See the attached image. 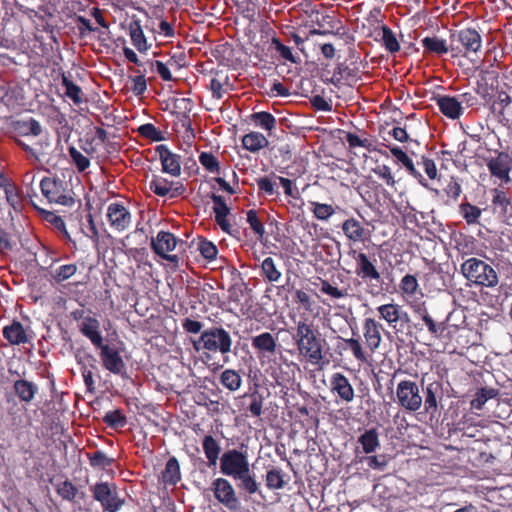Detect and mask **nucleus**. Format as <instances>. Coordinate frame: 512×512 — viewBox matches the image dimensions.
I'll use <instances>...</instances> for the list:
<instances>
[{"label": "nucleus", "mask_w": 512, "mask_h": 512, "mask_svg": "<svg viewBox=\"0 0 512 512\" xmlns=\"http://www.w3.org/2000/svg\"><path fill=\"white\" fill-rule=\"evenodd\" d=\"M161 477L164 484L172 486H175L181 480L180 465L176 457L168 459Z\"/></svg>", "instance_id": "e433bc0d"}, {"label": "nucleus", "mask_w": 512, "mask_h": 512, "mask_svg": "<svg viewBox=\"0 0 512 512\" xmlns=\"http://www.w3.org/2000/svg\"><path fill=\"white\" fill-rule=\"evenodd\" d=\"M251 345L259 359L270 358L277 353V337L270 332H262L251 338Z\"/></svg>", "instance_id": "2eb2a0df"}, {"label": "nucleus", "mask_w": 512, "mask_h": 512, "mask_svg": "<svg viewBox=\"0 0 512 512\" xmlns=\"http://www.w3.org/2000/svg\"><path fill=\"white\" fill-rule=\"evenodd\" d=\"M338 339L340 340V343L336 346L337 350L349 349L354 359L359 364H367L370 362L373 353L369 352L365 344H362L359 337L343 338L338 336Z\"/></svg>", "instance_id": "a211bd4d"}, {"label": "nucleus", "mask_w": 512, "mask_h": 512, "mask_svg": "<svg viewBox=\"0 0 512 512\" xmlns=\"http://www.w3.org/2000/svg\"><path fill=\"white\" fill-rule=\"evenodd\" d=\"M499 391L495 388H480L477 390L475 397L471 401V407L481 410L485 403L498 396Z\"/></svg>", "instance_id": "3c124183"}, {"label": "nucleus", "mask_w": 512, "mask_h": 512, "mask_svg": "<svg viewBox=\"0 0 512 512\" xmlns=\"http://www.w3.org/2000/svg\"><path fill=\"white\" fill-rule=\"evenodd\" d=\"M43 196L50 202L71 207L74 204L73 192L66 181L54 177H44L40 182Z\"/></svg>", "instance_id": "423d86ee"}, {"label": "nucleus", "mask_w": 512, "mask_h": 512, "mask_svg": "<svg viewBox=\"0 0 512 512\" xmlns=\"http://www.w3.org/2000/svg\"><path fill=\"white\" fill-rule=\"evenodd\" d=\"M266 486L270 490H280L284 488L286 482L284 480V472L280 468L273 467L266 472Z\"/></svg>", "instance_id": "09e8293b"}, {"label": "nucleus", "mask_w": 512, "mask_h": 512, "mask_svg": "<svg viewBox=\"0 0 512 512\" xmlns=\"http://www.w3.org/2000/svg\"><path fill=\"white\" fill-rule=\"evenodd\" d=\"M382 324L374 318H365L362 324L364 344L370 353H375L382 342Z\"/></svg>", "instance_id": "f3484780"}, {"label": "nucleus", "mask_w": 512, "mask_h": 512, "mask_svg": "<svg viewBox=\"0 0 512 512\" xmlns=\"http://www.w3.org/2000/svg\"><path fill=\"white\" fill-rule=\"evenodd\" d=\"M321 286L320 291L323 294L330 296L333 299H343L349 296L347 289H339L336 286H333L328 280L320 279Z\"/></svg>", "instance_id": "69168bd1"}, {"label": "nucleus", "mask_w": 512, "mask_h": 512, "mask_svg": "<svg viewBox=\"0 0 512 512\" xmlns=\"http://www.w3.org/2000/svg\"><path fill=\"white\" fill-rule=\"evenodd\" d=\"M246 221L257 239L263 240L265 236V227L260 212L254 209L248 210L246 212Z\"/></svg>", "instance_id": "37998d69"}, {"label": "nucleus", "mask_w": 512, "mask_h": 512, "mask_svg": "<svg viewBox=\"0 0 512 512\" xmlns=\"http://www.w3.org/2000/svg\"><path fill=\"white\" fill-rule=\"evenodd\" d=\"M358 443L362 446L365 454H370L376 451L380 446L379 437L376 429L366 430L358 438Z\"/></svg>", "instance_id": "ea45409f"}, {"label": "nucleus", "mask_w": 512, "mask_h": 512, "mask_svg": "<svg viewBox=\"0 0 512 512\" xmlns=\"http://www.w3.org/2000/svg\"><path fill=\"white\" fill-rule=\"evenodd\" d=\"M422 391L424 411L434 415L438 412L439 402L444 397L443 382L441 380H433L424 385V379H422Z\"/></svg>", "instance_id": "ddd939ff"}, {"label": "nucleus", "mask_w": 512, "mask_h": 512, "mask_svg": "<svg viewBox=\"0 0 512 512\" xmlns=\"http://www.w3.org/2000/svg\"><path fill=\"white\" fill-rule=\"evenodd\" d=\"M19 88L15 86V88H12L7 83H1L0 84V101L4 103L5 105H13L14 103L17 104L19 100Z\"/></svg>", "instance_id": "052dcab7"}, {"label": "nucleus", "mask_w": 512, "mask_h": 512, "mask_svg": "<svg viewBox=\"0 0 512 512\" xmlns=\"http://www.w3.org/2000/svg\"><path fill=\"white\" fill-rule=\"evenodd\" d=\"M268 145V139L260 132L251 131L242 137L243 148L252 153H257Z\"/></svg>", "instance_id": "f704fd0d"}, {"label": "nucleus", "mask_w": 512, "mask_h": 512, "mask_svg": "<svg viewBox=\"0 0 512 512\" xmlns=\"http://www.w3.org/2000/svg\"><path fill=\"white\" fill-rule=\"evenodd\" d=\"M207 88L211 91L213 99H222L232 89L228 74L222 70H212Z\"/></svg>", "instance_id": "412c9836"}, {"label": "nucleus", "mask_w": 512, "mask_h": 512, "mask_svg": "<svg viewBox=\"0 0 512 512\" xmlns=\"http://www.w3.org/2000/svg\"><path fill=\"white\" fill-rule=\"evenodd\" d=\"M150 190L160 197L169 195L172 190V181H169L160 176H154L149 183Z\"/></svg>", "instance_id": "603ef678"}, {"label": "nucleus", "mask_w": 512, "mask_h": 512, "mask_svg": "<svg viewBox=\"0 0 512 512\" xmlns=\"http://www.w3.org/2000/svg\"><path fill=\"white\" fill-rule=\"evenodd\" d=\"M102 420L112 429L123 428L127 424V419L120 409L106 412Z\"/></svg>", "instance_id": "5fc2aeb1"}, {"label": "nucleus", "mask_w": 512, "mask_h": 512, "mask_svg": "<svg viewBox=\"0 0 512 512\" xmlns=\"http://www.w3.org/2000/svg\"><path fill=\"white\" fill-rule=\"evenodd\" d=\"M511 102L510 95L505 91H500L497 94L496 100L492 104V109L493 111H497L500 117L508 121L509 119L506 117V112L510 107Z\"/></svg>", "instance_id": "13d9d810"}, {"label": "nucleus", "mask_w": 512, "mask_h": 512, "mask_svg": "<svg viewBox=\"0 0 512 512\" xmlns=\"http://www.w3.org/2000/svg\"><path fill=\"white\" fill-rule=\"evenodd\" d=\"M436 102L440 112L450 119H458L463 114V107H460L457 97L439 96Z\"/></svg>", "instance_id": "cd10ccee"}, {"label": "nucleus", "mask_w": 512, "mask_h": 512, "mask_svg": "<svg viewBox=\"0 0 512 512\" xmlns=\"http://www.w3.org/2000/svg\"><path fill=\"white\" fill-rule=\"evenodd\" d=\"M310 204L313 207V215L318 220L327 221L335 213L333 206L330 204L319 203L316 201H311Z\"/></svg>", "instance_id": "680f3d73"}, {"label": "nucleus", "mask_w": 512, "mask_h": 512, "mask_svg": "<svg viewBox=\"0 0 512 512\" xmlns=\"http://www.w3.org/2000/svg\"><path fill=\"white\" fill-rule=\"evenodd\" d=\"M391 154L405 167L410 175L415 178H422L421 173L415 168L413 161L398 146H389Z\"/></svg>", "instance_id": "c03bdc74"}, {"label": "nucleus", "mask_w": 512, "mask_h": 512, "mask_svg": "<svg viewBox=\"0 0 512 512\" xmlns=\"http://www.w3.org/2000/svg\"><path fill=\"white\" fill-rule=\"evenodd\" d=\"M248 468H250V464L245 452L230 449L220 457V471L225 476L234 478Z\"/></svg>", "instance_id": "6e6552de"}, {"label": "nucleus", "mask_w": 512, "mask_h": 512, "mask_svg": "<svg viewBox=\"0 0 512 512\" xmlns=\"http://www.w3.org/2000/svg\"><path fill=\"white\" fill-rule=\"evenodd\" d=\"M460 272L467 281V286L495 288L499 283L496 270L487 262L471 257L460 265Z\"/></svg>", "instance_id": "f03ea898"}, {"label": "nucleus", "mask_w": 512, "mask_h": 512, "mask_svg": "<svg viewBox=\"0 0 512 512\" xmlns=\"http://www.w3.org/2000/svg\"><path fill=\"white\" fill-rule=\"evenodd\" d=\"M238 481L237 487L249 495L259 492V483L256 481L255 475L251 472L250 468L233 478Z\"/></svg>", "instance_id": "c9c22d12"}, {"label": "nucleus", "mask_w": 512, "mask_h": 512, "mask_svg": "<svg viewBox=\"0 0 512 512\" xmlns=\"http://www.w3.org/2000/svg\"><path fill=\"white\" fill-rule=\"evenodd\" d=\"M242 382L240 372L235 369L227 368L219 375V383L230 392L238 391L242 386Z\"/></svg>", "instance_id": "72a5a7b5"}, {"label": "nucleus", "mask_w": 512, "mask_h": 512, "mask_svg": "<svg viewBox=\"0 0 512 512\" xmlns=\"http://www.w3.org/2000/svg\"><path fill=\"white\" fill-rule=\"evenodd\" d=\"M452 57L462 56L472 60L482 47V37L474 28H464L450 32Z\"/></svg>", "instance_id": "39448f33"}, {"label": "nucleus", "mask_w": 512, "mask_h": 512, "mask_svg": "<svg viewBox=\"0 0 512 512\" xmlns=\"http://www.w3.org/2000/svg\"><path fill=\"white\" fill-rule=\"evenodd\" d=\"M13 390L21 402L31 403L38 393V386L26 379H18L13 384Z\"/></svg>", "instance_id": "c85d7f7f"}, {"label": "nucleus", "mask_w": 512, "mask_h": 512, "mask_svg": "<svg viewBox=\"0 0 512 512\" xmlns=\"http://www.w3.org/2000/svg\"><path fill=\"white\" fill-rule=\"evenodd\" d=\"M260 275L265 281L270 283L278 282L282 277V273L277 268L275 261L272 257H266L262 261Z\"/></svg>", "instance_id": "58836bf2"}, {"label": "nucleus", "mask_w": 512, "mask_h": 512, "mask_svg": "<svg viewBox=\"0 0 512 512\" xmlns=\"http://www.w3.org/2000/svg\"><path fill=\"white\" fill-rule=\"evenodd\" d=\"M15 131L22 136H39L42 133V127L34 118L28 120H18L15 122Z\"/></svg>", "instance_id": "79ce46f5"}, {"label": "nucleus", "mask_w": 512, "mask_h": 512, "mask_svg": "<svg viewBox=\"0 0 512 512\" xmlns=\"http://www.w3.org/2000/svg\"><path fill=\"white\" fill-rule=\"evenodd\" d=\"M416 314L423 321L424 325L427 327L430 335L439 339L443 336L444 332L447 330L446 321H436L428 312V309L425 306L418 307L416 310Z\"/></svg>", "instance_id": "bb28decb"}, {"label": "nucleus", "mask_w": 512, "mask_h": 512, "mask_svg": "<svg viewBox=\"0 0 512 512\" xmlns=\"http://www.w3.org/2000/svg\"><path fill=\"white\" fill-rule=\"evenodd\" d=\"M360 71L357 67H350L345 63H339L330 78L324 80L326 83L340 87L343 81H358L360 79Z\"/></svg>", "instance_id": "b1692460"}, {"label": "nucleus", "mask_w": 512, "mask_h": 512, "mask_svg": "<svg viewBox=\"0 0 512 512\" xmlns=\"http://www.w3.org/2000/svg\"><path fill=\"white\" fill-rule=\"evenodd\" d=\"M44 219L50 223L56 230H58L65 239L71 241L70 235L66 229V225L61 216L56 215L53 212L43 211Z\"/></svg>", "instance_id": "0e129e2a"}, {"label": "nucleus", "mask_w": 512, "mask_h": 512, "mask_svg": "<svg viewBox=\"0 0 512 512\" xmlns=\"http://www.w3.org/2000/svg\"><path fill=\"white\" fill-rule=\"evenodd\" d=\"M396 398L398 405L409 412L419 411L423 404V397L419 385L409 379L402 380L398 383Z\"/></svg>", "instance_id": "0eeeda50"}, {"label": "nucleus", "mask_w": 512, "mask_h": 512, "mask_svg": "<svg viewBox=\"0 0 512 512\" xmlns=\"http://www.w3.org/2000/svg\"><path fill=\"white\" fill-rule=\"evenodd\" d=\"M198 251L208 261L215 260L218 254L217 246L207 239H201L198 243Z\"/></svg>", "instance_id": "774afa93"}, {"label": "nucleus", "mask_w": 512, "mask_h": 512, "mask_svg": "<svg viewBox=\"0 0 512 512\" xmlns=\"http://www.w3.org/2000/svg\"><path fill=\"white\" fill-rule=\"evenodd\" d=\"M200 164L210 173H220V163L217 157L211 152H201L199 155Z\"/></svg>", "instance_id": "e2e57ef3"}, {"label": "nucleus", "mask_w": 512, "mask_h": 512, "mask_svg": "<svg viewBox=\"0 0 512 512\" xmlns=\"http://www.w3.org/2000/svg\"><path fill=\"white\" fill-rule=\"evenodd\" d=\"M330 390L343 402L350 403L355 398V391L349 379L341 372L333 373L330 376Z\"/></svg>", "instance_id": "6ab92c4d"}, {"label": "nucleus", "mask_w": 512, "mask_h": 512, "mask_svg": "<svg viewBox=\"0 0 512 512\" xmlns=\"http://www.w3.org/2000/svg\"><path fill=\"white\" fill-rule=\"evenodd\" d=\"M292 339L300 356L311 364H319L323 359V343L325 339L313 322L299 320L295 326Z\"/></svg>", "instance_id": "f257e3e1"}, {"label": "nucleus", "mask_w": 512, "mask_h": 512, "mask_svg": "<svg viewBox=\"0 0 512 512\" xmlns=\"http://www.w3.org/2000/svg\"><path fill=\"white\" fill-rule=\"evenodd\" d=\"M137 132L141 137L153 142H159L165 139L162 131L156 128V126L152 123H145L140 125L137 128Z\"/></svg>", "instance_id": "bf43d9fd"}, {"label": "nucleus", "mask_w": 512, "mask_h": 512, "mask_svg": "<svg viewBox=\"0 0 512 512\" xmlns=\"http://www.w3.org/2000/svg\"><path fill=\"white\" fill-rule=\"evenodd\" d=\"M95 348L100 350L99 357L102 366L107 371L115 375H123L125 373L126 364L116 347L105 344L103 341L102 345L95 346Z\"/></svg>", "instance_id": "f8f14e48"}, {"label": "nucleus", "mask_w": 512, "mask_h": 512, "mask_svg": "<svg viewBox=\"0 0 512 512\" xmlns=\"http://www.w3.org/2000/svg\"><path fill=\"white\" fill-rule=\"evenodd\" d=\"M341 228L346 238L353 243L364 242L370 237L369 230L354 217L344 220Z\"/></svg>", "instance_id": "5701e85b"}, {"label": "nucleus", "mask_w": 512, "mask_h": 512, "mask_svg": "<svg viewBox=\"0 0 512 512\" xmlns=\"http://www.w3.org/2000/svg\"><path fill=\"white\" fill-rule=\"evenodd\" d=\"M424 56H443L448 52L452 53L451 42L440 38L437 35L426 36L421 40Z\"/></svg>", "instance_id": "4be33fe9"}, {"label": "nucleus", "mask_w": 512, "mask_h": 512, "mask_svg": "<svg viewBox=\"0 0 512 512\" xmlns=\"http://www.w3.org/2000/svg\"><path fill=\"white\" fill-rule=\"evenodd\" d=\"M91 491L94 499L100 502L103 509L108 512H116L124 505V500L120 499L117 495L115 484L97 482L91 487Z\"/></svg>", "instance_id": "1a4fd4ad"}, {"label": "nucleus", "mask_w": 512, "mask_h": 512, "mask_svg": "<svg viewBox=\"0 0 512 512\" xmlns=\"http://www.w3.org/2000/svg\"><path fill=\"white\" fill-rule=\"evenodd\" d=\"M377 312L380 319L387 322L393 328H397V323L400 321L401 306L394 302L383 304L377 307Z\"/></svg>", "instance_id": "c756f323"}, {"label": "nucleus", "mask_w": 512, "mask_h": 512, "mask_svg": "<svg viewBox=\"0 0 512 512\" xmlns=\"http://www.w3.org/2000/svg\"><path fill=\"white\" fill-rule=\"evenodd\" d=\"M202 448L208 460V465L216 466L221 452L219 442L212 435H205L202 440Z\"/></svg>", "instance_id": "4c0bfd02"}, {"label": "nucleus", "mask_w": 512, "mask_h": 512, "mask_svg": "<svg viewBox=\"0 0 512 512\" xmlns=\"http://www.w3.org/2000/svg\"><path fill=\"white\" fill-rule=\"evenodd\" d=\"M86 455L89 460L90 466L94 469L105 470L108 467H111L115 462L114 458L109 457L102 450H97L95 452L87 453Z\"/></svg>", "instance_id": "a18cd8bd"}, {"label": "nucleus", "mask_w": 512, "mask_h": 512, "mask_svg": "<svg viewBox=\"0 0 512 512\" xmlns=\"http://www.w3.org/2000/svg\"><path fill=\"white\" fill-rule=\"evenodd\" d=\"M496 156L487 160L486 165L491 176L500 179L504 183L511 182L512 157L504 151H497Z\"/></svg>", "instance_id": "4468645a"}, {"label": "nucleus", "mask_w": 512, "mask_h": 512, "mask_svg": "<svg viewBox=\"0 0 512 512\" xmlns=\"http://www.w3.org/2000/svg\"><path fill=\"white\" fill-rule=\"evenodd\" d=\"M251 120L256 126L266 130L269 136H271L272 131L276 129V118L269 112H255L251 115Z\"/></svg>", "instance_id": "a19ab883"}, {"label": "nucleus", "mask_w": 512, "mask_h": 512, "mask_svg": "<svg viewBox=\"0 0 512 512\" xmlns=\"http://www.w3.org/2000/svg\"><path fill=\"white\" fill-rule=\"evenodd\" d=\"M100 326V321L94 316H88L84 319V322H81L79 325V330L82 335L88 338L94 347L102 345L104 341Z\"/></svg>", "instance_id": "a878e982"}, {"label": "nucleus", "mask_w": 512, "mask_h": 512, "mask_svg": "<svg viewBox=\"0 0 512 512\" xmlns=\"http://www.w3.org/2000/svg\"><path fill=\"white\" fill-rule=\"evenodd\" d=\"M211 199L214 203L215 222L223 232L230 234L232 226L227 219V216L230 214V208L220 195L212 194Z\"/></svg>", "instance_id": "393cba45"}, {"label": "nucleus", "mask_w": 512, "mask_h": 512, "mask_svg": "<svg viewBox=\"0 0 512 512\" xmlns=\"http://www.w3.org/2000/svg\"><path fill=\"white\" fill-rule=\"evenodd\" d=\"M344 139L348 143L350 148L362 147L368 151H375L374 142L370 138H361L358 135L351 132H344Z\"/></svg>", "instance_id": "6e6d98bb"}, {"label": "nucleus", "mask_w": 512, "mask_h": 512, "mask_svg": "<svg viewBox=\"0 0 512 512\" xmlns=\"http://www.w3.org/2000/svg\"><path fill=\"white\" fill-rule=\"evenodd\" d=\"M348 255L355 261L354 273L367 284V292L373 296L383 291V279L377 268V260L356 249H350Z\"/></svg>", "instance_id": "7ed1b4c3"}, {"label": "nucleus", "mask_w": 512, "mask_h": 512, "mask_svg": "<svg viewBox=\"0 0 512 512\" xmlns=\"http://www.w3.org/2000/svg\"><path fill=\"white\" fill-rule=\"evenodd\" d=\"M492 204L495 209H498L499 212L503 215H506L508 212V208L512 206V199L509 194L500 189L492 190Z\"/></svg>", "instance_id": "49530a36"}, {"label": "nucleus", "mask_w": 512, "mask_h": 512, "mask_svg": "<svg viewBox=\"0 0 512 512\" xmlns=\"http://www.w3.org/2000/svg\"><path fill=\"white\" fill-rule=\"evenodd\" d=\"M78 270V266L75 263H69L60 265L56 269H54L51 273L52 278L57 282L61 283L68 279H70L73 275L76 274Z\"/></svg>", "instance_id": "4d7b16f0"}, {"label": "nucleus", "mask_w": 512, "mask_h": 512, "mask_svg": "<svg viewBox=\"0 0 512 512\" xmlns=\"http://www.w3.org/2000/svg\"><path fill=\"white\" fill-rule=\"evenodd\" d=\"M62 85L65 88V95L75 104L78 105L83 102V93L81 88L65 75H62Z\"/></svg>", "instance_id": "864d4df0"}, {"label": "nucleus", "mask_w": 512, "mask_h": 512, "mask_svg": "<svg viewBox=\"0 0 512 512\" xmlns=\"http://www.w3.org/2000/svg\"><path fill=\"white\" fill-rule=\"evenodd\" d=\"M69 156L73 162V164L76 166L77 170L79 172H84L86 169L90 166V160L88 157L84 156L79 150H77L75 147L70 146L68 148Z\"/></svg>", "instance_id": "338daca9"}, {"label": "nucleus", "mask_w": 512, "mask_h": 512, "mask_svg": "<svg viewBox=\"0 0 512 512\" xmlns=\"http://www.w3.org/2000/svg\"><path fill=\"white\" fill-rule=\"evenodd\" d=\"M3 336L11 345H19L28 341L25 329L19 321H13L10 325L5 326Z\"/></svg>", "instance_id": "7c9ffc66"}, {"label": "nucleus", "mask_w": 512, "mask_h": 512, "mask_svg": "<svg viewBox=\"0 0 512 512\" xmlns=\"http://www.w3.org/2000/svg\"><path fill=\"white\" fill-rule=\"evenodd\" d=\"M459 212L467 224L472 225L479 222L482 211L479 207L464 201L459 205Z\"/></svg>", "instance_id": "de8ad7c7"}, {"label": "nucleus", "mask_w": 512, "mask_h": 512, "mask_svg": "<svg viewBox=\"0 0 512 512\" xmlns=\"http://www.w3.org/2000/svg\"><path fill=\"white\" fill-rule=\"evenodd\" d=\"M215 499L227 509L236 512L241 503L232 484L226 478H216L211 484Z\"/></svg>", "instance_id": "9b49d317"}, {"label": "nucleus", "mask_w": 512, "mask_h": 512, "mask_svg": "<svg viewBox=\"0 0 512 512\" xmlns=\"http://www.w3.org/2000/svg\"><path fill=\"white\" fill-rule=\"evenodd\" d=\"M106 216L110 226L116 231H124L131 225V213L121 203H111L107 208Z\"/></svg>", "instance_id": "dca6fc26"}, {"label": "nucleus", "mask_w": 512, "mask_h": 512, "mask_svg": "<svg viewBox=\"0 0 512 512\" xmlns=\"http://www.w3.org/2000/svg\"><path fill=\"white\" fill-rule=\"evenodd\" d=\"M178 243L180 245L186 244L184 241L177 239L171 232L159 231L156 238L151 240V248L159 257L178 266L179 257L169 254V252L176 248Z\"/></svg>", "instance_id": "9d476101"}, {"label": "nucleus", "mask_w": 512, "mask_h": 512, "mask_svg": "<svg viewBox=\"0 0 512 512\" xmlns=\"http://www.w3.org/2000/svg\"><path fill=\"white\" fill-rule=\"evenodd\" d=\"M155 151L159 155L162 171L173 177H178L181 174L180 156L173 153L165 144L156 146Z\"/></svg>", "instance_id": "aec40b11"}, {"label": "nucleus", "mask_w": 512, "mask_h": 512, "mask_svg": "<svg viewBox=\"0 0 512 512\" xmlns=\"http://www.w3.org/2000/svg\"><path fill=\"white\" fill-rule=\"evenodd\" d=\"M56 493L65 501L75 503L76 498L84 499L85 492H79L78 488L69 480L60 481L55 486Z\"/></svg>", "instance_id": "2f4dec72"}, {"label": "nucleus", "mask_w": 512, "mask_h": 512, "mask_svg": "<svg viewBox=\"0 0 512 512\" xmlns=\"http://www.w3.org/2000/svg\"><path fill=\"white\" fill-rule=\"evenodd\" d=\"M382 37L381 43L382 46L390 53L394 54L400 50V43L396 38V35L392 31L390 27L387 25H383L381 27Z\"/></svg>", "instance_id": "8fccbe9b"}, {"label": "nucleus", "mask_w": 512, "mask_h": 512, "mask_svg": "<svg viewBox=\"0 0 512 512\" xmlns=\"http://www.w3.org/2000/svg\"><path fill=\"white\" fill-rule=\"evenodd\" d=\"M128 29L132 44L135 48L139 52L147 51L149 49V45L147 44L140 20L132 19L129 23Z\"/></svg>", "instance_id": "473e14b6"}, {"label": "nucleus", "mask_w": 512, "mask_h": 512, "mask_svg": "<svg viewBox=\"0 0 512 512\" xmlns=\"http://www.w3.org/2000/svg\"><path fill=\"white\" fill-rule=\"evenodd\" d=\"M232 337L230 333L221 326H213L204 330L200 338L194 342V348L207 350L213 353H221L223 356L231 352ZM225 362L228 360L224 357Z\"/></svg>", "instance_id": "20e7f679"}]
</instances>
